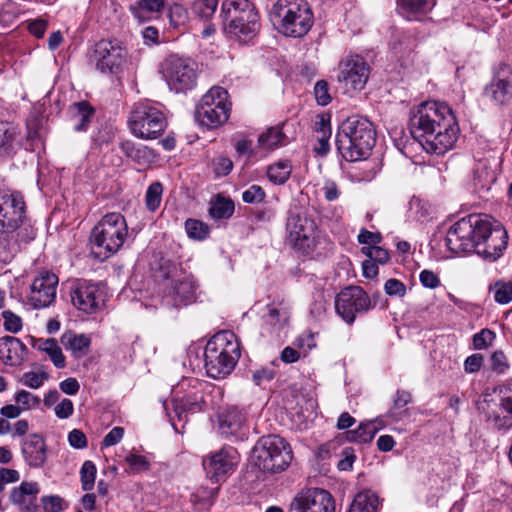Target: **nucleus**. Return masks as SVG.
<instances>
[{
    "label": "nucleus",
    "mask_w": 512,
    "mask_h": 512,
    "mask_svg": "<svg viewBox=\"0 0 512 512\" xmlns=\"http://www.w3.org/2000/svg\"><path fill=\"white\" fill-rule=\"evenodd\" d=\"M410 132L427 152L441 155L454 146L459 128L447 104L427 101L413 112Z\"/></svg>",
    "instance_id": "f257e3e1"
},
{
    "label": "nucleus",
    "mask_w": 512,
    "mask_h": 512,
    "mask_svg": "<svg viewBox=\"0 0 512 512\" xmlns=\"http://www.w3.org/2000/svg\"><path fill=\"white\" fill-rule=\"evenodd\" d=\"M376 142L373 124L365 117L351 116L338 127L336 146L341 156L350 162L366 159Z\"/></svg>",
    "instance_id": "f03ea898"
},
{
    "label": "nucleus",
    "mask_w": 512,
    "mask_h": 512,
    "mask_svg": "<svg viewBox=\"0 0 512 512\" xmlns=\"http://www.w3.org/2000/svg\"><path fill=\"white\" fill-rule=\"evenodd\" d=\"M269 17L280 34L291 38L304 37L314 24V14L307 0H277Z\"/></svg>",
    "instance_id": "7ed1b4c3"
},
{
    "label": "nucleus",
    "mask_w": 512,
    "mask_h": 512,
    "mask_svg": "<svg viewBox=\"0 0 512 512\" xmlns=\"http://www.w3.org/2000/svg\"><path fill=\"white\" fill-rule=\"evenodd\" d=\"M205 369L209 377L222 379L235 368L240 358V345L231 331L215 334L204 351Z\"/></svg>",
    "instance_id": "20e7f679"
},
{
    "label": "nucleus",
    "mask_w": 512,
    "mask_h": 512,
    "mask_svg": "<svg viewBox=\"0 0 512 512\" xmlns=\"http://www.w3.org/2000/svg\"><path fill=\"white\" fill-rule=\"evenodd\" d=\"M225 31L240 42L253 39L260 29L259 15L249 0H225L221 6Z\"/></svg>",
    "instance_id": "39448f33"
},
{
    "label": "nucleus",
    "mask_w": 512,
    "mask_h": 512,
    "mask_svg": "<svg viewBox=\"0 0 512 512\" xmlns=\"http://www.w3.org/2000/svg\"><path fill=\"white\" fill-rule=\"evenodd\" d=\"M127 234V223L120 213L106 214L92 229V252L100 259L110 257L122 247Z\"/></svg>",
    "instance_id": "423d86ee"
},
{
    "label": "nucleus",
    "mask_w": 512,
    "mask_h": 512,
    "mask_svg": "<svg viewBox=\"0 0 512 512\" xmlns=\"http://www.w3.org/2000/svg\"><path fill=\"white\" fill-rule=\"evenodd\" d=\"M287 241L298 252L311 255L320 241V230L306 210L290 209L286 221Z\"/></svg>",
    "instance_id": "0eeeda50"
},
{
    "label": "nucleus",
    "mask_w": 512,
    "mask_h": 512,
    "mask_svg": "<svg viewBox=\"0 0 512 512\" xmlns=\"http://www.w3.org/2000/svg\"><path fill=\"white\" fill-rule=\"evenodd\" d=\"M478 410L495 429L512 428V379L498 392L484 394Z\"/></svg>",
    "instance_id": "6e6552de"
},
{
    "label": "nucleus",
    "mask_w": 512,
    "mask_h": 512,
    "mask_svg": "<svg viewBox=\"0 0 512 512\" xmlns=\"http://www.w3.org/2000/svg\"><path fill=\"white\" fill-rule=\"evenodd\" d=\"M128 127L135 137L153 140L165 131L167 120L159 108L149 102H140L130 112Z\"/></svg>",
    "instance_id": "1a4fd4ad"
},
{
    "label": "nucleus",
    "mask_w": 512,
    "mask_h": 512,
    "mask_svg": "<svg viewBox=\"0 0 512 512\" xmlns=\"http://www.w3.org/2000/svg\"><path fill=\"white\" fill-rule=\"evenodd\" d=\"M162 269H167V273L164 275L166 279L164 304L180 307L194 302L197 290L194 277L168 262L165 263V266H162Z\"/></svg>",
    "instance_id": "9d476101"
},
{
    "label": "nucleus",
    "mask_w": 512,
    "mask_h": 512,
    "mask_svg": "<svg viewBox=\"0 0 512 512\" xmlns=\"http://www.w3.org/2000/svg\"><path fill=\"white\" fill-rule=\"evenodd\" d=\"M255 451L256 464L265 472H281L292 461V450L289 443L278 435L263 437Z\"/></svg>",
    "instance_id": "9b49d317"
},
{
    "label": "nucleus",
    "mask_w": 512,
    "mask_h": 512,
    "mask_svg": "<svg viewBox=\"0 0 512 512\" xmlns=\"http://www.w3.org/2000/svg\"><path fill=\"white\" fill-rule=\"evenodd\" d=\"M227 97L228 93L224 88L212 87L196 106V119L208 128H216L225 123L230 112Z\"/></svg>",
    "instance_id": "f8f14e48"
},
{
    "label": "nucleus",
    "mask_w": 512,
    "mask_h": 512,
    "mask_svg": "<svg viewBox=\"0 0 512 512\" xmlns=\"http://www.w3.org/2000/svg\"><path fill=\"white\" fill-rule=\"evenodd\" d=\"M161 72L170 90L176 93L186 92L196 86V64L190 59L172 55L163 62Z\"/></svg>",
    "instance_id": "ddd939ff"
},
{
    "label": "nucleus",
    "mask_w": 512,
    "mask_h": 512,
    "mask_svg": "<svg viewBox=\"0 0 512 512\" xmlns=\"http://www.w3.org/2000/svg\"><path fill=\"white\" fill-rule=\"evenodd\" d=\"M372 307L368 294L359 286L346 287L335 298V310L347 324L354 323L358 313H366Z\"/></svg>",
    "instance_id": "4468645a"
},
{
    "label": "nucleus",
    "mask_w": 512,
    "mask_h": 512,
    "mask_svg": "<svg viewBox=\"0 0 512 512\" xmlns=\"http://www.w3.org/2000/svg\"><path fill=\"white\" fill-rule=\"evenodd\" d=\"M25 201L18 192L0 190V234H12L23 223Z\"/></svg>",
    "instance_id": "2eb2a0df"
},
{
    "label": "nucleus",
    "mask_w": 512,
    "mask_h": 512,
    "mask_svg": "<svg viewBox=\"0 0 512 512\" xmlns=\"http://www.w3.org/2000/svg\"><path fill=\"white\" fill-rule=\"evenodd\" d=\"M238 464V453L233 447H223L203 458L202 465L207 477L213 482L224 481Z\"/></svg>",
    "instance_id": "dca6fc26"
},
{
    "label": "nucleus",
    "mask_w": 512,
    "mask_h": 512,
    "mask_svg": "<svg viewBox=\"0 0 512 512\" xmlns=\"http://www.w3.org/2000/svg\"><path fill=\"white\" fill-rule=\"evenodd\" d=\"M288 512H335V502L328 491L309 488L294 496Z\"/></svg>",
    "instance_id": "f3484780"
},
{
    "label": "nucleus",
    "mask_w": 512,
    "mask_h": 512,
    "mask_svg": "<svg viewBox=\"0 0 512 512\" xmlns=\"http://www.w3.org/2000/svg\"><path fill=\"white\" fill-rule=\"evenodd\" d=\"M127 52L117 42L100 40L96 43L93 60L103 74H116L126 63Z\"/></svg>",
    "instance_id": "a211bd4d"
},
{
    "label": "nucleus",
    "mask_w": 512,
    "mask_h": 512,
    "mask_svg": "<svg viewBox=\"0 0 512 512\" xmlns=\"http://www.w3.org/2000/svg\"><path fill=\"white\" fill-rule=\"evenodd\" d=\"M337 79L344 84L347 92L362 90L369 77V66L366 61L358 56H350L342 60L338 65Z\"/></svg>",
    "instance_id": "6ab92c4d"
},
{
    "label": "nucleus",
    "mask_w": 512,
    "mask_h": 512,
    "mask_svg": "<svg viewBox=\"0 0 512 512\" xmlns=\"http://www.w3.org/2000/svg\"><path fill=\"white\" fill-rule=\"evenodd\" d=\"M71 302L79 311L94 314L104 305V291L99 284L81 281L71 292Z\"/></svg>",
    "instance_id": "aec40b11"
},
{
    "label": "nucleus",
    "mask_w": 512,
    "mask_h": 512,
    "mask_svg": "<svg viewBox=\"0 0 512 512\" xmlns=\"http://www.w3.org/2000/svg\"><path fill=\"white\" fill-rule=\"evenodd\" d=\"M58 277L51 272L43 271L31 284L28 302L35 309L46 308L51 305L56 297Z\"/></svg>",
    "instance_id": "412c9836"
},
{
    "label": "nucleus",
    "mask_w": 512,
    "mask_h": 512,
    "mask_svg": "<svg viewBox=\"0 0 512 512\" xmlns=\"http://www.w3.org/2000/svg\"><path fill=\"white\" fill-rule=\"evenodd\" d=\"M507 242V231L499 224L493 226L489 221V231L484 234L478 244H475L474 253L486 260L495 261L502 256Z\"/></svg>",
    "instance_id": "4be33fe9"
},
{
    "label": "nucleus",
    "mask_w": 512,
    "mask_h": 512,
    "mask_svg": "<svg viewBox=\"0 0 512 512\" xmlns=\"http://www.w3.org/2000/svg\"><path fill=\"white\" fill-rule=\"evenodd\" d=\"M485 95L498 104L512 99V70L507 65L499 66L493 80L485 88Z\"/></svg>",
    "instance_id": "5701e85b"
},
{
    "label": "nucleus",
    "mask_w": 512,
    "mask_h": 512,
    "mask_svg": "<svg viewBox=\"0 0 512 512\" xmlns=\"http://www.w3.org/2000/svg\"><path fill=\"white\" fill-rule=\"evenodd\" d=\"M470 220H458L448 230L446 235V245L448 249L455 254L474 252L475 242L468 238L470 233Z\"/></svg>",
    "instance_id": "b1692460"
},
{
    "label": "nucleus",
    "mask_w": 512,
    "mask_h": 512,
    "mask_svg": "<svg viewBox=\"0 0 512 512\" xmlns=\"http://www.w3.org/2000/svg\"><path fill=\"white\" fill-rule=\"evenodd\" d=\"M21 452L30 467H41L46 461V445L39 434L29 435L22 442Z\"/></svg>",
    "instance_id": "393cba45"
},
{
    "label": "nucleus",
    "mask_w": 512,
    "mask_h": 512,
    "mask_svg": "<svg viewBox=\"0 0 512 512\" xmlns=\"http://www.w3.org/2000/svg\"><path fill=\"white\" fill-rule=\"evenodd\" d=\"M27 347L18 338L4 336L0 338V359L6 365L18 366L26 357Z\"/></svg>",
    "instance_id": "a878e982"
},
{
    "label": "nucleus",
    "mask_w": 512,
    "mask_h": 512,
    "mask_svg": "<svg viewBox=\"0 0 512 512\" xmlns=\"http://www.w3.org/2000/svg\"><path fill=\"white\" fill-rule=\"evenodd\" d=\"M206 407V401L202 390H196L180 399L173 400V410L179 420H186L187 414L201 412Z\"/></svg>",
    "instance_id": "bb28decb"
},
{
    "label": "nucleus",
    "mask_w": 512,
    "mask_h": 512,
    "mask_svg": "<svg viewBox=\"0 0 512 512\" xmlns=\"http://www.w3.org/2000/svg\"><path fill=\"white\" fill-rule=\"evenodd\" d=\"M39 493V486L36 482H22L20 486L12 489L10 500L20 509L27 512L36 510V498Z\"/></svg>",
    "instance_id": "cd10ccee"
},
{
    "label": "nucleus",
    "mask_w": 512,
    "mask_h": 512,
    "mask_svg": "<svg viewBox=\"0 0 512 512\" xmlns=\"http://www.w3.org/2000/svg\"><path fill=\"white\" fill-rule=\"evenodd\" d=\"M61 344L67 351L71 352V355L80 359L84 357L90 348L91 339L85 334H76L73 331H66L61 336Z\"/></svg>",
    "instance_id": "c85d7f7f"
},
{
    "label": "nucleus",
    "mask_w": 512,
    "mask_h": 512,
    "mask_svg": "<svg viewBox=\"0 0 512 512\" xmlns=\"http://www.w3.org/2000/svg\"><path fill=\"white\" fill-rule=\"evenodd\" d=\"M245 423V415L237 407H229L219 415V429L222 434L234 435Z\"/></svg>",
    "instance_id": "c756f323"
},
{
    "label": "nucleus",
    "mask_w": 512,
    "mask_h": 512,
    "mask_svg": "<svg viewBox=\"0 0 512 512\" xmlns=\"http://www.w3.org/2000/svg\"><path fill=\"white\" fill-rule=\"evenodd\" d=\"M69 112L74 130L82 132L87 130L95 110L88 102L81 101L74 103Z\"/></svg>",
    "instance_id": "7c9ffc66"
},
{
    "label": "nucleus",
    "mask_w": 512,
    "mask_h": 512,
    "mask_svg": "<svg viewBox=\"0 0 512 512\" xmlns=\"http://www.w3.org/2000/svg\"><path fill=\"white\" fill-rule=\"evenodd\" d=\"M379 506V498L376 493L371 490H364L356 494L349 512H377Z\"/></svg>",
    "instance_id": "2f4dec72"
},
{
    "label": "nucleus",
    "mask_w": 512,
    "mask_h": 512,
    "mask_svg": "<svg viewBox=\"0 0 512 512\" xmlns=\"http://www.w3.org/2000/svg\"><path fill=\"white\" fill-rule=\"evenodd\" d=\"M34 347H36L38 350L45 352L49 357L50 360L53 362L55 367L57 368H64L66 365L65 357L62 353L61 348L59 347L57 341L53 338L49 339H38Z\"/></svg>",
    "instance_id": "473e14b6"
},
{
    "label": "nucleus",
    "mask_w": 512,
    "mask_h": 512,
    "mask_svg": "<svg viewBox=\"0 0 512 512\" xmlns=\"http://www.w3.org/2000/svg\"><path fill=\"white\" fill-rule=\"evenodd\" d=\"M380 429L381 427L376 426V421L361 423L357 429L347 432V439L350 442L368 443Z\"/></svg>",
    "instance_id": "72a5a7b5"
},
{
    "label": "nucleus",
    "mask_w": 512,
    "mask_h": 512,
    "mask_svg": "<svg viewBox=\"0 0 512 512\" xmlns=\"http://www.w3.org/2000/svg\"><path fill=\"white\" fill-rule=\"evenodd\" d=\"M234 210L235 205L231 199L217 195L215 199L211 201L209 215L215 220L228 219L233 215Z\"/></svg>",
    "instance_id": "f704fd0d"
},
{
    "label": "nucleus",
    "mask_w": 512,
    "mask_h": 512,
    "mask_svg": "<svg viewBox=\"0 0 512 512\" xmlns=\"http://www.w3.org/2000/svg\"><path fill=\"white\" fill-rule=\"evenodd\" d=\"M120 149L127 157L139 163L154 156L150 148L144 145H137L131 140L122 141Z\"/></svg>",
    "instance_id": "c9c22d12"
},
{
    "label": "nucleus",
    "mask_w": 512,
    "mask_h": 512,
    "mask_svg": "<svg viewBox=\"0 0 512 512\" xmlns=\"http://www.w3.org/2000/svg\"><path fill=\"white\" fill-rule=\"evenodd\" d=\"M259 146L273 150L285 144V135L279 127H271L258 138Z\"/></svg>",
    "instance_id": "e433bc0d"
},
{
    "label": "nucleus",
    "mask_w": 512,
    "mask_h": 512,
    "mask_svg": "<svg viewBox=\"0 0 512 512\" xmlns=\"http://www.w3.org/2000/svg\"><path fill=\"white\" fill-rule=\"evenodd\" d=\"M412 401V395L409 391L398 390L393 398V404L388 411V416L395 421L401 420L406 411L403 410Z\"/></svg>",
    "instance_id": "4c0bfd02"
},
{
    "label": "nucleus",
    "mask_w": 512,
    "mask_h": 512,
    "mask_svg": "<svg viewBox=\"0 0 512 512\" xmlns=\"http://www.w3.org/2000/svg\"><path fill=\"white\" fill-rule=\"evenodd\" d=\"M462 220H470V233H468V238L471 241L478 244L480 239L484 237V234L489 231V220L483 219L480 215L470 214L466 217H463Z\"/></svg>",
    "instance_id": "58836bf2"
},
{
    "label": "nucleus",
    "mask_w": 512,
    "mask_h": 512,
    "mask_svg": "<svg viewBox=\"0 0 512 512\" xmlns=\"http://www.w3.org/2000/svg\"><path fill=\"white\" fill-rule=\"evenodd\" d=\"M291 169L292 167L288 161H279L268 167L267 177L272 183L281 185L288 180L291 174Z\"/></svg>",
    "instance_id": "ea45409f"
},
{
    "label": "nucleus",
    "mask_w": 512,
    "mask_h": 512,
    "mask_svg": "<svg viewBox=\"0 0 512 512\" xmlns=\"http://www.w3.org/2000/svg\"><path fill=\"white\" fill-rule=\"evenodd\" d=\"M218 0H196L192 4V12L203 21L210 20L217 9Z\"/></svg>",
    "instance_id": "a19ab883"
},
{
    "label": "nucleus",
    "mask_w": 512,
    "mask_h": 512,
    "mask_svg": "<svg viewBox=\"0 0 512 512\" xmlns=\"http://www.w3.org/2000/svg\"><path fill=\"white\" fill-rule=\"evenodd\" d=\"M434 6V0H400L399 8L408 13H427Z\"/></svg>",
    "instance_id": "79ce46f5"
},
{
    "label": "nucleus",
    "mask_w": 512,
    "mask_h": 512,
    "mask_svg": "<svg viewBox=\"0 0 512 512\" xmlns=\"http://www.w3.org/2000/svg\"><path fill=\"white\" fill-rule=\"evenodd\" d=\"M164 5V0H140L138 7L134 10V15L140 21L147 20L148 13L159 12Z\"/></svg>",
    "instance_id": "37998d69"
},
{
    "label": "nucleus",
    "mask_w": 512,
    "mask_h": 512,
    "mask_svg": "<svg viewBox=\"0 0 512 512\" xmlns=\"http://www.w3.org/2000/svg\"><path fill=\"white\" fill-rule=\"evenodd\" d=\"M96 466L95 464L87 460L83 463L80 469L81 486L84 491H91L95 484L96 478Z\"/></svg>",
    "instance_id": "c03bdc74"
},
{
    "label": "nucleus",
    "mask_w": 512,
    "mask_h": 512,
    "mask_svg": "<svg viewBox=\"0 0 512 512\" xmlns=\"http://www.w3.org/2000/svg\"><path fill=\"white\" fill-rule=\"evenodd\" d=\"M185 229L188 236L196 240H203L209 234L208 225L196 219L186 220Z\"/></svg>",
    "instance_id": "a18cd8bd"
},
{
    "label": "nucleus",
    "mask_w": 512,
    "mask_h": 512,
    "mask_svg": "<svg viewBox=\"0 0 512 512\" xmlns=\"http://www.w3.org/2000/svg\"><path fill=\"white\" fill-rule=\"evenodd\" d=\"M163 186L160 182H153L146 191V206L150 211H155L162 200Z\"/></svg>",
    "instance_id": "49530a36"
},
{
    "label": "nucleus",
    "mask_w": 512,
    "mask_h": 512,
    "mask_svg": "<svg viewBox=\"0 0 512 512\" xmlns=\"http://www.w3.org/2000/svg\"><path fill=\"white\" fill-rule=\"evenodd\" d=\"M494 299L499 304H507L512 301V280L495 284Z\"/></svg>",
    "instance_id": "de8ad7c7"
},
{
    "label": "nucleus",
    "mask_w": 512,
    "mask_h": 512,
    "mask_svg": "<svg viewBox=\"0 0 512 512\" xmlns=\"http://www.w3.org/2000/svg\"><path fill=\"white\" fill-rule=\"evenodd\" d=\"M496 334L490 329H482L480 332L473 336V346L477 350L485 349L495 339Z\"/></svg>",
    "instance_id": "09e8293b"
},
{
    "label": "nucleus",
    "mask_w": 512,
    "mask_h": 512,
    "mask_svg": "<svg viewBox=\"0 0 512 512\" xmlns=\"http://www.w3.org/2000/svg\"><path fill=\"white\" fill-rule=\"evenodd\" d=\"M46 379H48V374L45 372H26L23 374L21 382L29 388L38 389Z\"/></svg>",
    "instance_id": "8fccbe9b"
},
{
    "label": "nucleus",
    "mask_w": 512,
    "mask_h": 512,
    "mask_svg": "<svg viewBox=\"0 0 512 512\" xmlns=\"http://www.w3.org/2000/svg\"><path fill=\"white\" fill-rule=\"evenodd\" d=\"M276 371L271 366L260 367L252 372V380L257 386H261L273 380Z\"/></svg>",
    "instance_id": "3c124183"
},
{
    "label": "nucleus",
    "mask_w": 512,
    "mask_h": 512,
    "mask_svg": "<svg viewBox=\"0 0 512 512\" xmlns=\"http://www.w3.org/2000/svg\"><path fill=\"white\" fill-rule=\"evenodd\" d=\"M314 95L317 103L321 106L328 105L332 98L329 93V86L325 80H319L314 86Z\"/></svg>",
    "instance_id": "603ef678"
},
{
    "label": "nucleus",
    "mask_w": 512,
    "mask_h": 512,
    "mask_svg": "<svg viewBox=\"0 0 512 512\" xmlns=\"http://www.w3.org/2000/svg\"><path fill=\"white\" fill-rule=\"evenodd\" d=\"M14 400L17 404L22 405L23 409H30L39 406L40 399L38 396L32 393L21 390L14 396Z\"/></svg>",
    "instance_id": "864d4df0"
},
{
    "label": "nucleus",
    "mask_w": 512,
    "mask_h": 512,
    "mask_svg": "<svg viewBox=\"0 0 512 512\" xmlns=\"http://www.w3.org/2000/svg\"><path fill=\"white\" fill-rule=\"evenodd\" d=\"M15 129L8 122H0V149L7 150L15 137Z\"/></svg>",
    "instance_id": "5fc2aeb1"
},
{
    "label": "nucleus",
    "mask_w": 512,
    "mask_h": 512,
    "mask_svg": "<svg viewBox=\"0 0 512 512\" xmlns=\"http://www.w3.org/2000/svg\"><path fill=\"white\" fill-rule=\"evenodd\" d=\"M265 191L259 185H252L242 194V200L245 203L255 204L260 203L265 199Z\"/></svg>",
    "instance_id": "6e6d98bb"
},
{
    "label": "nucleus",
    "mask_w": 512,
    "mask_h": 512,
    "mask_svg": "<svg viewBox=\"0 0 512 512\" xmlns=\"http://www.w3.org/2000/svg\"><path fill=\"white\" fill-rule=\"evenodd\" d=\"M2 317L4 319V328L11 333H17L22 329V319L13 312L6 310L3 311Z\"/></svg>",
    "instance_id": "4d7b16f0"
},
{
    "label": "nucleus",
    "mask_w": 512,
    "mask_h": 512,
    "mask_svg": "<svg viewBox=\"0 0 512 512\" xmlns=\"http://www.w3.org/2000/svg\"><path fill=\"white\" fill-rule=\"evenodd\" d=\"M384 290L389 296L403 297L406 294V286L398 279H388L384 284Z\"/></svg>",
    "instance_id": "13d9d810"
},
{
    "label": "nucleus",
    "mask_w": 512,
    "mask_h": 512,
    "mask_svg": "<svg viewBox=\"0 0 512 512\" xmlns=\"http://www.w3.org/2000/svg\"><path fill=\"white\" fill-rule=\"evenodd\" d=\"M491 368L493 371L502 374L509 368L505 354L502 351H495L491 356Z\"/></svg>",
    "instance_id": "bf43d9fd"
},
{
    "label": "nucleus",
    "mask_w": 512,
    "mask_h": 512,
    "mask_svg": "<svg viewBox=\"0 0 512 512\" xmlns=\"http://www.w3.org/2000/svg\"><path fill=\"white\" fill-rule=\"evenodd\" d=\"M11 234H0V258L4 261L11 259L15 252V245H11Z\"/></svg>",
    "instance_id": "052dcab7"
},
{
    "label": "nucleus",
    "mask_w": 512,
    "mask_h": 512,
    "mask_svg": "<svg viewBox=\"0 0 512 512\" xmlns=\"http://www.w3.org/2000/svg\"><path fill=\"white\" fill-rule=\"evenodd\" d=\"M124 436V429L122 427L112 428L108 434L103 438L102 447H110L118 444Z\"/></svg>",
    "instance_id": "680f3d73"
},
{
    "label": "nucleus",
    "mask_w": 512,
    "mask_h": 512,
    "mask_svg": "<svg viewBox=\"0 0 512 512\" xmlns=\"http://www.w3.org/2000/svg\"><path fill=\"white\" fill-rule=\"evenodd\" d=\"M41 501L46 512H60L63 509L62 498L60 496H44Z\"/></svg>",
    "instance_id": "e2e57ef3"
},
{
    "label": "nucleus",
    "mask_w": 512,
    "mask_h": 512,
    "mask_svg": "<svg viewBox=\"0 0 512 512\" xmlns=\"http://www.w3.org/2000/svg\"><path fill=\"white\" fill-rule=\"evenodd\" d=\"M421 284L429 289H435L440 285V279L436 273L431 270H423L419 275Z\"/></svg>",
    "instance_id": "0e129e2a"
},
{
    "label": "nucleus",
    "mask_w": 512,
    "mask_h": 512,
    "mask_svg": "<svg viewBox=\"0 0 512 512\" xmlns=\"http://www.w3.org/2000/svg\"><path fill=\"white\" fill-rule=\"evenodd\" d=\"M54 411L58 418L67 419L74 412L73 402L68 398H64V399H62V401L60 403H58L55 406Z\"/></svg>",
    "instance_id": "69168bd1"
},
{
    "label": "nucleus",
    "mask_w": 512,
    "mask_h": 512,
    "mask_svg": "<svg viewBox=\"0 0 512 512\" xmlns=\"http://www.w3.org/2000/svg\"><path fill=\"white\" fill-rule=\"evenodd\" d=\"M69 444L76 449H83L87 447L86 435L79 429H73L68 434Z\"/></svg>",
    "instance_id": "338daca9"
},
{
    "label": "nucleus",
    "mask_w": 512,
    "mask_h": 512,
    "mask_svg": "<svg viewBox=\"0 0 512 512\" xmlns=\"http://www.w3.org/2000/svg\"><path fill=\"white\" fill-rule=\"evenodd\" d=\"M358 241L361 244L377 246L382 241V235L379 232L362 229L358 235Z\"/></svg>",
    "instance_id": "774afa93"
}]
</instances>
